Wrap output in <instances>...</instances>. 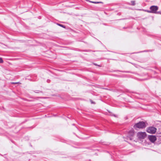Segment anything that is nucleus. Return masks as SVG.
Returning a JSON list of instances; mask_svg holds the SVG:
<instances>
[{
  "label": "nucleus",
  "mask_w": 161,
  "mask_h": 161,
  "mask_svg": "<svg viewBox=\"0 0 161 161\" xmlns=\"http://www.w3.org/2000/svg\"><path fill=\"white\" fill-rule=\"evenodd\" d=\"M146 126V123L143 121H140L135 124L134 126L135 128H137L139 129H142Z\"/></svg>",
  "instance_id": "nucleus-1"
},
{
  "label": "nucleus",
  "mask_w": 161,
  "mask_h": 161,
  "mask_svg": "<svg viewBox=\"0 0 161 161\" xmlns=\"http://www.w3.org/2000/svg\"><path fill=\"white\" fill-rule=\"evenodd\" d=\"M147 136V134L145 132H139L137 134V137L139 140L145 139Z\"/></svg>",
  "instance_id": "nucleus-2"
},
{
  "label": "nucleus",
  "mask_w": 161,
  "mask_h": 161,
  "mask_svg": "<svg viewBox=\"0 0 161 161\" xmlns=\"http://www.w3.org/2000/svg\"><path fill=\"white\" fill-rule=\"evenodd\" d=\"M150 10H147L146 11L149 13H157L156 11L158 10V7L156 6H152L150 7Z\"/></svg>",
  "instance_id": "nucleus-3"
},
{
  "label": "nucleus",
  "mask_w": 161,
  "mask_h": 161,
  "mask_svg": "<svg viewBox=\"0 0 161 161\" xmlns=\"http://www.w3.org/2000/svg\"><path fill=\"white\" fill-rule=\"evenodd\" d=\"M157 129L153 127H149L147 128V131L150 133L154 134L156 131Z\"/></svg>",
  "instance_id": "nucleus-4"
},
{
  "label": "nucleus",
  "mask_w": 161,
  "mask_h": 161,
  "mask_svg": "<svg viewBox=\"0 0 161 161\" xmlns=\"http://www.w3.org/2000/svg\"><path fill=\"white\" fill-rule=\"evenodd\" d=\"M134 132L133 129H131L128 133V135L130 136H127V140H133V136L134 135Z\"/></svg>",
  "instance_id": "nucleus-5"
},
{
  "label": "nucleus",
  "mask_w": 161,
  "mask_h": 161,
  "mask_svg": "<svg viewBox=\"0 0 161 161\" xmlns=\"http://www.w3.org/2000/svg\"><path fill=\"white\" fill-rule=\"evenodd\" d=\"M148 139L150 141H156L157 140L156 137L155 136L151 135L148 136Z\"/></svg>",
  "instance_id": "nucleus-6"
},
{
  "label": "nucleus",
  "mask_w": 161,
  "mask_h": 161,
  "mask_svg": "<svg viewBox=\"0 0 161 161\" xmlns=\"http://www.w3.org/2000/svg\"><path fill=\"white\" fill-rule=\"evenodd\" d=\"M91 2L92 3H102L101 2Z\"/></svg>",
  "instance_id": "nucleus-7"
},
{
  "label": "nucleus",
  "mask_w": 161,
  "mask_h": 161,
  "mask_svg": "<svg viewBox=\"0 0 161 161\" xmlns=\"http://www.w3.org/2000/svg\"><path fill=\"white\" fill-rule=\"evenodd\" d=\"M57 25H58L59 26H61V27H63L64 28H65V27L64 25H61V24H58Z\"/></svg>",
  "instance_id": "nucleus-8"
},
{
  "label": "nucleus",
  "mask_w": 161,
  "mask_h": 161,
  "mask_svg": "<svg viewBox=\"0 0 161 161\" xmlns=\"http://www.w3.org/2000/svg\"><path fill=\"white\" fill-rule=\"evenodd\" d=\"M135 4V2L134 1H131V4L132 5H134Z\"/></svg>",
  "instance_id": "nucleus-9"
},
{
  "label": "nucleus",
  "mask_w": 161,
  "mask_h": 161,
  "mask_svg": "<svg viewBox=\"0 0 161 161\" xmlns=\"http://www.w3.org/2000/svg\"><path fill=\"white\" fill-rule=\"evenodd\" d=\"M12 84H20L21 83L19 82H12Z\"/></svg>",
  "instance_id": "nucleus-10"
},
{
  "label": "nucleus",
  "mask_w": 161,
  "mask_h": 161,
  "mask_svg": "<svg viewBox=\"0 0 161 161\" xmlns=\"http://www.w3.org/2000/svg\"><path fill=\"white\" fill-rule=\"evenodd\" d=\"M3 61L1 58H0V63H3Z\"/></svg>",
  "instance_id": "nucleus-11"
},
{
  "label": "nucleus",
  "mask_w": 161,
  "mask_h": 161,
  "mask_svg": "<svg viewBox=\"0 0 161 161\" xmlns=\"http://www.w3.org/2000/svg\"><path fill=\"white\" fill-rule=\"evenodd\" d=\"M151 142L152 143H153L154 144V143H155V142L153 141V142Z\"/></svg>",
  "instance_id": "nucleus-12"
},
{
  "label": "nucleus",
  "mask_w": 161,
  "mask_h": 161,
  "mask_svg": "<svg viewBox=\"0 0 161 161\" xmlns=\"http://www.w3.org/2000/svg\"><path fill=\"white\" fill-rule=\"evenodd\" d=\"M91 102L92 103H94L92 101H91Z\"/></svg>",
  "instance_id": "nucleus-13"
},
{
  "label": "nucleus",
  "mask_w": 161,
  "mask_h": 161,
  "mask_svg": "<svg viewBox=\"0 0 161 161\" xmlns=\"http://www.w3.org/2000/svg\"><path fill=\"white\" fill-rule=\"evenodd\" d=\"M158 13H159L160 14H161V12H158Z\"/></svg>",
  "instance_id": "nucleus-14"
},
{
  "label": "nucleus",
  "mask_w": 161,
  "mask_h": 161,
  "mask_svg": "<svg viewBox=\"0 0 161 161\" xmlns=\"http://www.w3.org/2000/svg\"><path fill=\"white\" fill-rule=\"evenodd\" d=\"M149 143H148V145H149Z\"/></svg>",
  "instance_id": "nucleus-15"
}]
</instances>
